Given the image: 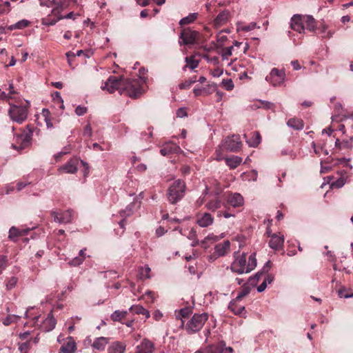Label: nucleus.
<instances>
[{
	"label": "nucleus",
	"mask_w": 353,
	"mask_h": 353,
	"mask_svg": "<svg viewBox=\"0 0 353 353\" xmlns=\"http://www.w3.org/2000/svg\"><path fill=\"white\" fill-rule=\"evenodd\" d=\"M137 205L139 207L140 203H137V202H133L129 204L125 210H123L120 212L121 216L123 218H126L129 216H130L134 212V206Z\"/></svg>",
	"instance_id": "obj_41"
},
{
	"label": "nucleus",
	"mask_w": 353,
	"mask_h": 353,
	"mask_svg": "<svg viewBox=\"0 0 353 353\" xmlns=\"http://www.w3.org/2000/svg\"><path fill=\"white\" fill-rule=\"evenodd\" d=\"M83 135L84 137H90L92 135V130L90 124H87L83 130Z\"/></svg>",
	"instance_id": "obj_61"
},
{
	"label": "nucleus",
	"mask_w": 353,
	"mask_h": 353,
	"mask_svg": "<svg viewBox=\"0 0 353 353\" xmlns=\"http://www.w3.org/2000/svg\"><path fill=\"white\" fill-rule=\"evenodd\" d=\"M109 342V339L103 336L96 338L92 345L94 349L99 351L104 350L107 344Z\"/></svg>",
	"instance_id": "obj_29"
},
{
	"label": "nucleus",
	"mask_w": 353,
	"mask_h": 353,
	"mask_svg": "<svg viewBox=\"0 0 353 353\" xmlns=\"http://www.w3.org/2000/svg\"><path fill=\"white\" fill-rule=\"evenodd\" d=\"M30 341H26L24 343H20L19 346V349L21 353H28V350L30 349Z\"/></svg>",
	"instance_id": "obj_57"
},
{
	"label": "nucleus",
	"mask_w": 353,
	"mask_h": 353,
	"mask_svg": "<svg viewBox=\"0 0 353 353\" xmlns=\"http://www.w3.org/2000/svg\"><path fill=\"white\" fill-rule=\"evenodd\" d=\"M233 349L226 347L225 344L221 342L218 344L210 345L204 348H201L194 353H232Z\"/></svg>",
	"instance_id": "obj_9"
},
{
	"label": "nucleus",
	"mask_w": 353,
	"mask_h": 353,
	"mask_svg": "<svg viewBox=\"0 0 353 353\" xmlns=\"http://www.w3.org/2000/svg\"><path fill=\"white\" fill-rule=\"evenodd\" d=\"M87 108L85 106L78 105L75 109V113L77 116H82L87 112Z\"/></svg>",
	"instance_id": "obj_58"
},
{
	"label": "nucleus",
	"mask_w": 353,
	"mask_h": 353,
	"mask_svg": "<svg viewBox=\"0 0 353 353\" xmlns=\"http://www.w3.org/2000/svg\"><path fill=\"white\" fill-rule=\"evenodd\" d=\"M224 205L225 203L219 194L209 196L205 203V208L212 212H214Z\"/></svg>",
	"instance_id": "obj_15"
},
{
	"label": "nucleus",
	"mask_w": 353,
	"mask_h": 353,
	"mask_svg": "<svg viewBox=\"0 0 353 353\" xmlns=\"http://www.w3.org/2000/svg\"><path fill=\"white\" fill-rule=\"evenodd\" d=\"M179 313L182 318H185L192 313V310L189 308H182Z\"/></svg>",
	"instance_id": "obj_64"
},
{
	"label": "nucleus",
	"mask_w": 353,
	"mask_h": 353,
	"mask_svg": "<svg viewBox=\"0 0 353 353\" xmlns=\"http://www.w3.org/2000/svg\"><path fill=\"white\" fill-rule=\"evenodd\" d=\"M126 345L124 343L115 341L111 343L108 348V353H124Z\"/></svg>",
	"instance_id": "obj_28"
},
{
	"label": "nucleus",
	"mask_w": 353,
	"mask_h": 353,
	"mask_svg": "<svg viewBox=\"0 0 353 353\" xmlns=\"http://www.w3.org/2000/svg\"><path fill=\"white\" fill-rule=\"evenodd\" d=\"M230 242L228 240L224 241L223 243L216 244L214 246V252L208 256V261H214L219 257L225 256L230 251Z\"/></svg>",
	"instance_id": "obj_8"
},
{
	"label": "nucleus",
	"mask_w": 353,
	"mask_h": 353,
	"mask_svg": "<svg viewBox=\"0 0 353 353\" xmlns=\"http://www.w3.org/2000/svg\"><path fill=\"white\" fill-rule=\"evenodd\" d=\"M18 282V279L16 276H12L7 281L6 287L8 290L13 289Z\"/></svg>",
	"instance_id": "obj_48"
},
{
	"label": "nucleus",
	"mask_w": 353,
	"mask_h": 353,
	"mask_svg": "<svg viewBox=\"0 0 353 353\" xmlns=\"http://www.w3.org/2000/svg\"><path fill=\"white\" fill-rule=\"evenodd\" d=\"M312 147L314 148V152L318 155H321V153H323L325 155L328 154V151L326 149H324L323 146H316V144L313 142Z\"/></svg>",
	"instance_id": "obj_53"
},
{
	"label": "nucleus",
	"mask_w": 353,
	"mask_h": 353,
	"mask_svg": "<svg viewBox=\"0 0 353 353\" xmlns=\"http://www.w3.org/2000/svg\"><path fill=\"white\" fill-rule=\"evenodd\" d=\"M179 232L181 235L187 237L188 239H194L196 236V232L193 228H180Z\"/></svg>",
	"instance_id": "obj_40"
},
{
	"label": "nucleus",
	"mask_w": 353,
	"mask_h": 353,
	"mask_svg": "<svg viewBox=\"0 0 353 353\" xmlns=\"http://www.w3.org/2000/svg\"><path fill=\"white\" fill-rule=\"evenodd\" d=\"M199 35V34L197 31L190 28H185L181 32L180 39L182 41H179V43L180 44L183 43L185 45L192 44L198 41Z\"/></svg>",
	"instance_id": "obj_12"
},
{
	"label": "nucleus",
	"mask_w": 353,
	"mask_h": 353,
	"mask_svg": "<svg viewBox=\"0 0 353 353\" xmlns=\"http://www.w3.org/2000/svg\"><path fill=\"white\" fill-rule=\"evenodd\" d=\"M185 183L181 179L176 180L168 188L167 197L171 204H176L181 201L185 195Z\"/></svg>",
	"instance_id": "obj_2"
},
{
	"label": "nucleus",
	"mask_w": 353,
	"mask_h": 353,
	"mask_svg": "<svg viewBox=\"0 0 353 353\" xmlns=\"http://www.w3.org/2000/svg\"><path fill=\"white\" fill-rule=\"evenodd\" d=\"M250 293V289L248 288H244L236 296V299L234 300L235 301H238L241 300L243 297L247 296Z\"/></svg>",
	"instance_id": "obj_56"
},
{
	"label": "nucleus",
	"mask_w": 353,
	"mask_h": 353,
	"mask_svg": "<svg viewBox=\"0 0 353 353\" xmlns=\"http://www.w3.org/2000/svg\"><path fill=\"white\" fill-rule=\"evenodd\" d=\"M284 236L278 235L273 234L271 235L270 240L269 241V246L274 250H278L281 248L284 243Z\"/></svg>",
	"instance_id": "obj_26"
},
{
	"label": "nucleus",
	"mask_w": 353,
	"mask_h": 353,
	"mask_svg": "<svg viewBox=\"0 0 353 353\" xmlns=\"http://www.w3.org/2000/svg\"><path fill=\"white\" fill-rule=\"evenodd\" d=\"M285 74L283 71L277 68L272 69L269 75L265 77V80L273 86L281 85L285 81Z\"/></svg>",
	"instance_id": "obj_11"
},
{
	"label": "nucleus",
	"mask_w": 353,
	"mask_h": 353,
	"mask_svg": "<svg viewBox=\"0 0 353 353\" xmlns=\"http://www.w3.org/2000/svg\"><path fill=\"white\" fill-rule=\"evenodd\" d=\"M256 254L252 253L248 258L245 253H234V261L230 265V270L232 272L243 274H248L252 271L256 266Z\"/></svg>",
	"instance_id": "obj_1"
},
{
	"label": "nucleus",
	"mask_w": 353,
	"mask_h": 353,
	"mask_svg": "<svg viewBox=\"0 0 353 353\" xmlns=\"http://www.w3.org/2000/svg\"><path fill=\"white\" fill-rule=\"evenodd\" d=\"M79 163H82L86 169H88V164L83 161H79L78 159L74 158L70 159L67 163L62 165L59 168V171L64 173L74 174L78 170Z\"/></svg>",
	"instance_id": "obj_14"
},
{
	"label": "nucleus",
	"mask_w": 353,
	"mask_h": 353,
	"mask_svg": "<svg viewBox=\"0 0 353 353\" xmlns=\"http://www.w3.org/2000/svg\"><path fill=\"white\" fill-rule=\"evenodd\" d=\"M18 318H19V316L16 315H9L3 320V323L5 325H9L14 321V319Z\"/></svg>",
	"instance_id": "obj_59"
},
{
	"label": "nucleus",
	"mask_w": 353,
	"mask_h": 353,
	"mask_svg": "<svg viewBox=\"0 0 353 353\" xmlns=\"http://www.w3.org/2000/svg\"><path fill=\"white\" fill-rule=\"evenodd\" d=\"M85 248L82 249L79 251V256L73 258L68 262V264L71 266H78L83 263L84 260L86 258V255L85 254Z\"/></svg>",
	"instance_id": "obj_34"
},
{
	"label": "nucleus",
	"mask_w": 353,
	"mask_h": 353,
	"mask_svg": "<svg viewBox=\"0 0 353 353\" xmlns=\"http://www.w3.org/2000/svg\"><path fill=\"white\" fill-rule=\"evenodd\" d=\"M203 58L210 63L216 65L219 63V58L217 57H210L208 55H204Z\"/></svg>",
	"instance_id": "obj_62"
},
{
	"label": "nucleus",
	"mask_w": 353,
	"mask_h": 353,
	"mask_svg": "<svg viewBox=\"0 0 353 353\" xmlns=\"http://www.w3.org/2000/svg\"><path fill=\"white\" fill-rule=\"evenodd\" d=\"M224 237V234H221L220 236L214 235V234H208L203 240L201 241V246L204 249H208L209 248V245H205L206 242H210V243H214L221 239Z\"/></svg>",
	"instance_id": "obj_30"
},
{
	"label": "nucleus",
	"mask_w": 353,
	"mask_h": 353,
	"mask_svg": "<svg viewBox=\"0 0 353 353\" xmlns=\"http://www.w3.org/2000/svg\"><path fill=\"white\" fill-rule=\"evenodd\" d=\"M123 79L113 76H110L105 81V85L101 86L103 90H107L110 93H113L118 90L123 93Z\"/></svg>",
	"instance_id": "obj_10"
},
{
	"label": "nucleus",
	"mask_w": 353,
	"mask_h": 353,
	"mask_svg": "<svg viewBox=\"0 0 353 353\" xmlns=\"http://www.w3.org/2000/svg\"><path fill=\"white\" fill-rule=\"evenodd\" d=\"M145 309V308H144L143 306H141L140 305H132L129 308V310L131 312L134 313V314H142L143 313Z\"/></svg>",
	"instance_id": "obj_52"
},
{
	"label": "nucleus",
	"mask_w": 353,
	"mask_h": 353,
	"mask_svg": "<svg viewBox=\"0 0 353 353\" xmlns=\"http://www.w3.org/2000/svg\"><path fill=\"white\" fill-rule=\"evenodd\" d=\"M256 28V23L255 22H251L248 25H242L239 26L238 30H241L244 32L251 31Z\"/></svg>",
	"instance_id": "obj_49"
},
{
	"label": "nucleus",
	"mask_w": 353,
	"mask_h": 353,
	"mask_svg": "<svg viewBox=\"0 0 353 353\" xmlns=\"http://www.w3.org/2000/svg\"><path fill=\"white\" fill-rule=\"evenodd\" d=\"M196 223L201 228H207L214 223V217L208 212L199 213L196 214Z\"/></svg>",
	"instance_id": "obj_19"
},
{
	"label": "nucleus",
	"mask_w": 353,
	"mask_h": 353,
	"mask_svg": "<svg viewBox=\"0 0 353 353\" xmlns=\"http://www.w3.org/2000/svg\"><path fill=\"white\" fill-rule=\"evenodd\" d=\"M32 134V132H23L14 137L12 148L17 151H21L31 145Z\"/></svg>",
	"instance_id": "obj_6"
},
{
	"label": "nucleus",
	"mask_w": 353,
	"mask_h": 353,
	"mask_svg": "<svg viewBox=\"0 0 353 353\" xmlns=\"http://www.w3.org/2000/svg\"><path fill=\"white\" fill-rule=\"evenodd\" d=\"M242 159L238 156H233L225 159V163L230 169H234L241 164Z\"/></svg>",
	"instance_id": "obj_35"
},
{
	"label": "nucleus",
	"mask_w": 353,
	"mask_h": 353,
	"mask_svg": "<svg viewBox=\"0 0 353 353\" xmlns=\"http://www.w3.org/2000/svg\"><path fill=\"white\" fill-rule=\"evenodd\" d=\"M41 6L52 8V12L57 15L64 8L62 0H39Z\"/></svg>",
	"instance_id": "obj_20"
},
{
	"label": "nucleus",
	"mask_w": 353,
	"mask_h": 353,
	"mask_svg": "<svg viewBox=\"0 0 353 353\" xmlns=\"http://www.w3.org/2000/svg\"><path fill=\"white\" fill-rule=\"evenodd\" d=\"M56 319L53 316V315L50 313L46 319L42 322L40 325V328L41 330L44 332H50L52 330L56 325Z\"/></svg>",
	"instance_id": "obj_23"
},
{
	"label": "nucleus",
	"mask_w": 353,
	"mask_h": 353,
	"mask_svg": "<svg viewBox=\"0 0 353 353\" xmlns=\"http://www.w3.org/2000/svg\"><path fill=\"white\" fill-rule=\"evenodd\" d=\"M222 85L227 90H232L234 88V83L230 79H223Z\"/></svg>",
	"instance_id": "obj_55"
},
{
	"label": "nucleus",
	"mask_w": 353,
	"mask_h": 353,
	"mask_svg": "<svg viewBox=\"0 0 353 353\" xmlns=\"http://www.w3.org/2000/svg\"><path fill=\"white\" fill-rule=\"evenodd\" d=\"M186 65L184 67V69L187 67L190 68L191 70H194L199 65V61L194 59V57H190L185 58Z\"/></svg>",
	"instance_id": "obj_45"
},
{
	"label": "nucleus",
	"mask_w": 353,
	"mask_h": 353,
	"mask_svg": "<svg viewBox=\"0 0 353 353\" xmlns=\"http://www.w3.org/2000/svg\"><path fill=\"white\" fill-rule=\"evenodd\" d=\"M287 125L294 130H302L303 128V122L299 119H290L288 120Z\"/></svg>",
	"instance_id": "obj_39"
},
{
	"label": "nucleus",
	"mask_w": 353,
	"mask_h": 353,
	"mask_svg": "<svg viewBox=\"0 0 353 353\" xmlns=\"http://www.w3.org/2000/svg\"><path fill=\"white\" fill-rule=\"evenodd\" d=\"M29 105L28 101L22 105L10 104L8 114L11 120L17 123H22L27 119Z\"/></svg>",
	"instance_id": "obj_3"
},
{
	"label": "nucleus",
	"mask_w": 353,
	"mask_h": 353,
	"mask_svg": "<svg viewBox=\"0 0 353 353\" xmlns=\"http://www.w3.org/2000/svg\"><path fill=\"white\" fill-rule=\"evenodd\" d=\"M128 314V311L123 310H116L110 316L111 319L113 321L120 322L122 319H125Z\"/></svg>",
	"instance_id": "obj_42"
},
{
	"label": "nucleus",
	"mask_w": 353,
	"mask_h": 353,
	"mask_svg": "<svg viewBox=\"0 0 353 353\" xmlns=\"http://www.w3.org/2000/svg\"><path fill=\"white\" fill-rule=\"evenodd\" d=\"M143 83L142 79H133L123 80V92L132 97L136 98L141 95L143 91L141 84Z\"/></svg>",
	"instance_id": "obj_5"
},
{
	"label": "nucleus",
	"mask_w": 353,
	"mask_h": 353,
	"mask_svg": "<svg viewBox=\"0 0 353 353\" xmlns=\"http://www.w3.org/2000/svg\"><path fill=\"white\" fill-rule=\"evenodd\" d=\"M154 348V343L145 338L136 346L135 353H152Z\"/></svg>",
	"instance_id": "obj_17"
},
{
	"label": "nucleus",
	"mask_w": 353,
	"mask_h": 353,
	"mask_svg": "<svg viewBox=\"0 0 353 353\" xmlns=\"http://www.w3.org/2000/svg\"><path fill=\"white\" fill-rule=\"evenodd\" d=\"M197 13H191L187 17L182 18L179 21V24L181 26L190 24L197 19Z\"/></svg>",
	"instance_id": "obj_44"
},
{
	"label": "nucleus",
	"mask_w": 353,
	"mask_h": 353,
	"mask_svg": "<svg viewBox=\"0 0 353 353\" xmlns=\"http://www.w3.org/2000/svg\"><path fill=\"white\" fill-rule=\"evenodd\" d=\"M227 203L232 206L236 208L243 205L244 199L239 193H230L227 196Z\"/></svg>",
	"instance_id": "obj_24"
},
{
	"label": "nucleus",
	"mask_w": 353,
	"mask_h": 353,
	"mask_svg": "<svg viewBox=\"0 0 353 353\" xmlns=\"http://www.w3.org/2000/svg\"><path fill=\"white\" fill-rule=\"evenodd\" d=\"M228 308L236 315H243V314L245 313L244 306L236 305L235 301H232L230 302Z\"/></svg>",
	"instance_id": "obj_37"
},
{
	"label": "nucleus",
	"mask_w": 353,
	"mask_h": 353,
	"mask_svg": "<svg viewBox=\"0 0 353 353\" xmlns=\"http://www.w3.org/2000/svg\"><path fill=\"white\" fill-rule=\"evenodd\" d=\"M76 348V343L74 339L72 337H68L66 343L60 348V353H74Z\"/></svg>",
	"instance_id": "obj_27"
},
{
	"label": "nucleus",
	"mask_w": 353,
	"mask_h": 353,
	"mask_svg": "<svg viewBox=\"0 0 353 353\" xmlns=\"http://www.w3.org/2000/svg\"><path fill=\"white\" fill-rule=\"evenodd\" d=\"M335 146L340 150L350 149L352 146V138L349 140H343L342 141L336 139L335 141Z\"/></svg>",
	"instance_id": "obj_36"
},
{
	"label": "nucleus",
	"mask_w": 353,
	"mask_h": 353,
	"mask_svg": "<svg viewBox=\"0 0 353 353\" xmlns=\"http://www.w3.org/2000/svg\"><path fill=\"white\" fill-rule=\"evenodd\" d=\"M51 216L55 222L59 223H70L73 218V211L68 210L65 211L57 212L52 210L50 212Z\"/></svg>",
	"instance_id": "obj_13"
},
{
	"label": "nucleus",
	"mask_w": 353,
	"mask_h": 353,
	"mask_svg": "<svg viewBox=\"0 0 353 353\" xmlns=\"http://www.w3.org/2000/svg\"><path fill=\"white\" fill-rule=\"evenodd\" d=\"M208 319L207 313L194 314L184 325L185 330L189 334H194L201 330Z\"/></svg>",
	"instance_id": "obj_4"
},
{
	"label": "nucleus",
	"mask_w": 353,
	"mask_h": 353,
	"mask_svg": "<svg viewBox=\"0 0 353 353\" xmlns=\"http://www.w3.org/2000/svg\"><path fill=\"white\" fill-rule=\"evenodd\" d=\"M221 147L227 151L237 152L241 147L239 135L228 137L221 142Z\"/></svg>",
	"instance_id": "obj_7"
},
{
	"label": "nucleus",
	"mask_w": 353,
	"mask_h": 353,
	"mask_svg": "<svg viewBox=\"0 0 353 353\" xmlns=\"http://www.w3.org/2000/svg\"><path fill=\"white\" fill-rule=\"evenodd\" d=\"M7 265V257L6 256H0V274L6 268Z\"/></svg>",
	"instance_id": "obj_63"
},
{
	"label": "nucleus",
	"mask_w": 353,
	"mask_h": 353,
	"mask_svg": "<svg viewBox=\"0 0 353 353\" xmlns=\"http://www.w3.org/2000/svg\"><path fill=\"white\" fill-rule=\"evenodd\" d=\"M150 272L151 269L148 265L141 266L139 268L138 277L141 280L149 279L150 278Z\"/></svg>",
	"instance_id": "obj_38"
},
{
	"label": "nucleus",
	"mask_w": 353,
	"mask_h": 353,
	"mask_svg": "<svg viewBox=\"0 0 353 353\" xmlns=\"http://www.w3.org/2000/svg\"><path fill=\"white\" fill-rule=\"evenodd\" d=\"M270 267H271L270 261L266 262V263L264 265V266L263 268L262 272H258L254 276H250L249 278V283L251 285H255L258 282V281L259 280V279H260L261 276L262 275V274L263 272H268L269 271V270L270 269Z\"/></svg>",
	"instance_id": "obj_31"
},
{
	"label": "nucleus",
	"mask_w": 353,
	"mask_h": 353,
	"mask_svg": "<svg viewBox=\"0 0 353 353\" xmlns=\"http://www.w3.org/2000/svg\"><path fill=\"white\" fill-rule=\"evenodd\" d=\"M304 30H308L310 32L314 31L316 28L315 19L310 15L303 16Z\"/></svg>",
	"instance_id": "obj_32"
},
{
	"label": "nucleus",
	"mask_w": 353,
	"mask_h": 353,
	"mask_svg": "<svg viewBox=\"0 0 353 353\" xmlns=\"http://www.w3.org/2000/svg\"><path fill=\"white\" fill-rule=\"evenodd\" d=\"M182 152L181 148L172 141L165 143L160 150L162 156H168L171 154L179 153Z\"/></svg>",
	"instance_id": "obj_18"
},
{
	"label": "nucleus",
	"mask_w": 353,
	"mask_h": 353,
	"mask_svg": "<svg viewBox=\"0 0 353 353\" xmlns=\"http://www.w3.org/2000/svg\"><path fill=\"white\" fill-rule=\"evenodd\" d=\"M48 114H49V111L48 110L44 109L43 110V114L45 117V121H46L47 128L48 129H50L53 127V125H52V122L50 121V120L48 118Z\"/></svg>",
	"instance_id": "obj_60"
},
{
	"label": "nucleus",
	"mask_w": 353,
	"mask_h": 353,
	"mask_svg": "<svg viewBox=\"0 0 353 353\" xmlns=\"http://www.w3.org/2000/svg\"><path fill=\"white\" fill-rule=\"evenodd\" d=\"M233 46H229L224 48L221 52V57L223 60L228 59V58L232 54Z\"/></svg>",
	"instance_id": "obj_50"
},
{
	"label": "nucleus",
	"mask_w": 353,
	"mask_h": 353,
	"mask_svg": "<svg viewBox=\"0 0 353 353\" xmlns=\"http://www.w3.org/2000/svg\"><path fill=\"white\" fill-rule=\"evenodd\" d=\"M244 137L246 139L247 143L250 147H256L261 141V135L258 132H254L252 134V137L249 139L247 137L246 134H244Z\"/></svg>",
	"instance_id": "obj_33"
},
{
	"label": "nucleus",
	"mask_w": 353,
	"mask_h": 353,
	"mask_svg": "<svg viewBox=\"0 0 353 353\" xmlns=\"http://www.w3.org/2000/svg\"><path fill=\"white\" fill-rule=\"evenodd\" d=\"M334 110V114L332 117L333 121H341L350 117L347 114L343 112L344 110L341 103H336Z\"/></svg>",
	"instance_id": "obj_25"
},
{
	"label": "nucleus",
	"mask_w": 353,
	"mask_h": 353,
	"mask_svg": "<svg viewBox=\"0 0 353 353\" xmlns=\"http://www.w3.org/2000/svg\"><path fill=\"white\" fill-rule=\"evenodd\" d=\"M30 231L29 228H17L14 226L10 228L9 230L8 238L12 241L16 242L17 241V238L19 236H22L26 235Z\"/></svg>",
	"instance_id": "obj_22"
},
{
	"label": "nucleus",
	"mask_w": 353,
	"mask_h": 353,
	"mask_svg": "<svg viewBox=\"0 0 353 353\" xmlns=\"http://www.w3.org/2000/svg\"><path fill=\"white\" fill-rule=\"evenodd\" d=\"M196 81V77H192L190 79L185 81L179 85L180 89L190 88L191 85Z\"/></svg>",
	"instance_id": "obj_51"
},
{
	"label": "nucleus",
	"mask_w": 353,
	"mask_h": 353,
	"mask_svg": "<svg viewBox=\"0 0 353 353\" xmlns=\"http://www.w3.org/2000/svg\"><path fill=\"white\" fill-rule=\"evenodd\" d=\"M62 15L59 16L56 19L45 18L42 19V24L44 26H50L54 25L58 21L62 19Z\"/></svg>",
	"instance_id": "obj_47"
},
{
	"label": "nucleus",
	"mask_w": 353,
	"mask_h": 353,
	"mask_svg": "<svg viewBox=\"0 0 353 353\" xmlns=\"http://www.w3.org/2000/svg\"><path fill=\"white\" fill-rule=\"evenodd\" d=\"M347 176L346 174L341 175L336 180L332 181L331 186L332 188H342L347 181Z\"/></svg>",
	"instance_id": "obj_43"
},
{
	"label": "nucleus",
	"mask_w": 353,
	"mask_h": 353,
	"mask_svg": "<svg viewBox=\"0 0 353 353\" xmlns=\"http://www.w3.org/2000/svg\"><path fill=\"white\" fill-rule=\"evenodd\" d=\"M232 14L228 10H223L220 12L213 21V26L220 28L227 24L231 19Z\"/></svg>",
	"instance_id": "obj_16"
},
{
	"label": "nucleus",
	"mask_w": 353,
	"mask_h": 353,
	"mask_svg": "<svg viewBox=\"0 0 353 353\" xmlns=\"http://www.w3.org/2000/svg\"><path fill=\"white\" fill-rule=\"evenodd\" d=\"M30 24V22L28 20L22 19L15 23V27H17V29L21 30L29 26Z\"/></svg>",
	"instance_id": "obj_54"
},
{
	"label": "nucleus",
	"mask_w": 353,
	"mask_h": 353,
	"mask_svg": "<svg viewBox=\"0 0 353 353\" xmlns=\"http://www.w3.org/2000/svg\"><path fill=\"white\" fill-rule=\"evenodd\" d=\"M291 28L299 33L304 32L303 16L294 15L291 19Z\"/></svg>",
	"instance_id": "obj_21"
},
{
	"label": "nucleus",
	"mask_w": 353,
	"mask_h": 353,
	"mask_svg": "<svg viewBox=\"0 0 353 353\" xmlns=\"http://www.w3.org/2000/svg\"><path fill=\"white\" fill-rule=\"evenodd\" d=\"M10 11V3L9 1L0 0V14H7Z\"/></svg>",
	"instance_id": "obj_46"
}]
</instances>
